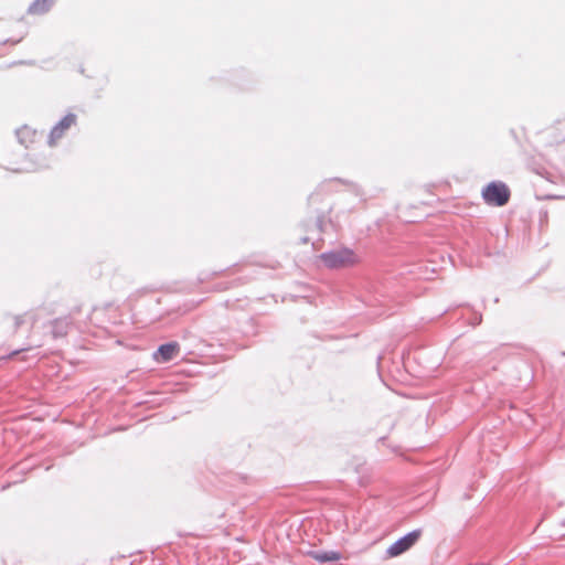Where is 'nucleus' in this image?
I'll return each mask as SVG.
<instances>
[{
	"mask_svg": "<svg viewBox=\"0 0 565 565\" xmlns=\"http://www.w3.org/2000/svg\"><path fill=\"white\" fill-rule=\"evenodd\" d=\"M319 259L329 269L350 268L361 260L358 254L349 247L324 252L319 256Z\"/></svg>",
	"mask_w": 565,
	"mask_h": 565,
	"instance_id": "nucleus-1",
	"label": "nucleus"
},
{
	"mask_svg": "<svg viewBox=\"0 0 565 565\" xmlns=\"http://www.w3.org/2000/svg\"><path fill=\"white\" fill-rule=\"evenodd\" d=\"M482 199L492 206H504L511 196L510 189L502 181H492L482 189Z\"/></svg>",
	"mask_w": 565,
	"mask_h": 565,
	"instance_id": "nucleus-2",
	"label": "nucleus"
},
{
	"mask_svg": "<svg viewBox=\"0 0 565 565\" xmlns=\"http://www.w3.org/2000/svg\"><path fill=\"white\" fill-rule=\"evenodd\" d=\"M422 534V529H416L405 534L404 536L396 540L392 545H390V547L386 550V555L388 557H396L405 553L416 544V542L420 539Z\"/></svg>",
	"mask_w": 565,
	"mask_h": 565,
	"instance_id": "nucleus-3",
	"label": "nucleus"
},
{
	"mask_svg": "<svg viewBox=\"0 0 565 565\" xmlns=\"http://www.w3.org/2000/svg\"><path fill=\"white\" fill-rule=\"evenodd\" d=\"M76 122V115L67 114L51 130L49 143L53 146L56 140L61 139L65 131Z\"/></svg>",
	"mask_w": 565,
	"mask_h": 565,
	"instance_id": "nucleus-4",
	"label": "nucleus"
},
{
	"mask_svg": "<svg viewBox=\"0 0 565 565\" xmlns=\"http://www.w3.org/2000/svg\"><path fill=\"white\" fill-rule=\"evenodd\" d=\"M180 351L178 342H168L161 344L158 350L153 353V359L159 363H166L174 359Z\"/></svg>",
	"mask_w": 565,
	"mask_h": 565,
	"instance_id": "nucleus-5",
	"label": "nucleus"
},
{
	"mask_svg": "<svg viewBox=\"0 0 565 565\" xmlns=\"http://www.w3.org/2000/svg\"><path fill=\"white\" fill-rule=\"evenodd\" d=\"M72 322L68 317L56 318L51 322L53 338H63L68 333Z\"/></svg>",
	"mask_w": 565,
	"mask_h": 565,
	"instance_id": "nucleus-6",
	"label": "nucleus"
},
{
	"mask_svg": "<svg viewBox=\"0 0 565 565\" xmlns=\"http://www.w3.org/2000/svg\"><path fill=\"white\" fill-rule=\"evenodd\" d=\"M54 0H34L28 8L30 14H44L53 6Z\"/></svg>",
	"mask_w": 565,
	"mask_h": 565,
	"instance_id": "nucleus-7",
	"label": "nucleus"
},
{
	"mask_svg": "<svg viewBox=\"0 0 565 565\" xmlns=\"http://www.w3.org/2000/svg\"><path fill=\"white\" fill-rule=\"evenodd\" d=\"M310 556L319 563L334 562L340 559V553L334 551H312Z\"/></svg>",
	"mask_w": 565,
	"mask_h": 565,
	"instance_id": "nucleus-8",
	"label": "nucleus"
},
{
	"mask_svg": "<svg viewBox=\"0 0 565 565\" xmlns=\"http://www.w3.org/2000/svg\"><path fill=\"white\" fill-rule=\"evenodd\" d=\"M15 135L19 142L28 147V143L32 141L34 132L28 127H22L20 129H17Z\"/></svg>",
	"mask_w": 565,
	"mask_h": 565,
	"instance_id": "nucleus-9",
	"label": "nucleus"
},
{
	"mask_svg": "<svg viewBox=\"0 0 565 565\" xmlns=\"http://www.w3.org/2000/svg\"><path fill=\"white\" fill-rule=\"evenodd\" d=\"M556 135L555 140L557 142L565 141V119L561 122H558V126L556 127Z\"/></svg>",
	"mask_w": 565,
	"mask_h": 565,
	"instance_id": "nucleus-10",
	"label": "nucleus"
},
{
	"mask_svg": "<svg viewBox=\"0 0 565 565\" xmlns=\"http://www.w3.org/2000/svg\"><path fill=\"white\" fill-rule=\"evenodd\" d=\"M316 226L319 230V232L323 231V226H324V215L323 214H320L317 216Z\"/></svg>",
	"mask_w": 565,
	"mask_h": 565,
	"instance_id": "nucleus-11",
	"label": "nucleus"
},
{
	"mask_svg": "<svg viewBox=\"0 0 565 565\" xmlns=\"http://www.w3.org/2000/svg\"><path fill=\"white\" fill-rule=\"evenodd\" d=\"M14 331H17L23 323H24V318L23 316H14Z\"/></svg>",
	"mask_w": 565,
	"mask_h": 565,
	"instance_id": "nucleus-12",
	"label": "nucleus"
},
{
	"mask_svg": "<svg viewBox=\"0 0 565 565\" xmlns=\"http://www.w3.org/2000/svg\"><path fill=\"white\" fill-rule=\"evenodd\" d=\"M21 40H22V38L17 39V40H13V41H11V40H10V42H11L12 44H17V43H19ZM7 42H9V40H7Z\"/></svg>",
	"mask_w": 565,
	"mask_h": 565,
	"instance_id": "nucleus-13",
	"label": "nucleus"
},
{
	"mask_svg": "<svg viewBox=\"0 0 565 565\" xmlns=\"http://www.w3.org/2000/svg\"><path fill=\"white\" fill-rule=\"evenodd\" d=\"M482 318L481 316H479L478 318H476V322L473 324H479L481 322Z\"/></svg>",
	"mask_w": 565,
	"mask_h": 565,
	"instance_id": "nucleus-14",
	"label": "nucleus"
},
{
	"mask_svg": "<svg viewBox=\"0 0 565 565\" xmlns=\"http://www.w3.org/2000/svg\"><path fill=\"white\" fill-rule=\"evenodd\" d=\"M308 242H309V238H308V237H302V238H301V243H302V244H307Z\"/></svg>",
	"mask_w": 565,
	"mask_h": 565,
	"instance_id": "nucleus-15",
	"label": "nucleus"
}]
</instances>
